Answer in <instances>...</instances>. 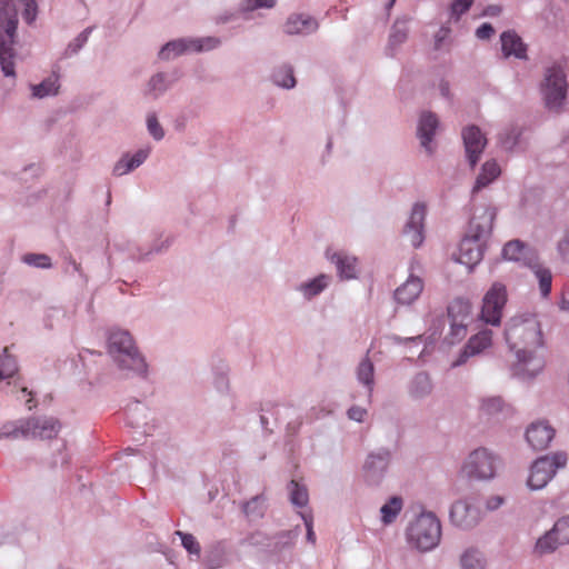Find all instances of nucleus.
Segmentation results:
<instances>
[{"label":"nucleus","mask_w":569,"mask_h":569,"mask_svg":"<svg viewBox=\"0 0 569 569\" xmlns=\"http://www.w3.org/2000/svg\"><path fill=\"white\" fill-rule=\"evenodd\" d=\"M176 79L167 72H157L148 80L144 96L152 100L163 96L174 83Z\"/></svg>","instance_id":"nucleus-21"},{"label":"nucleus","mask_w":569,"mask_h":569,"mask_svg":"<svg viewBox=\"0 0 569 569\" xmlns=\"http://www.w3.org/2000/svg\"><path fill=\"white\" fill-rule=\"evenodd\" d=\"M94 28V26L87 27L71 42H69L64 50V57L69 58L76 56L86 46Z\"/></svg>","instance_id":"nucleus-40"},{"label":"nucleus","mask_w":569,"mask_h":569,"mask_svg":"<svg viewBox=\"0 0 569 569\" xmlns=\"http://www.w3.org/2000/svg\"><path fill=\"white\" fill-rule=\"evenodd\" d=\"M526 246L519 240H512L505 244L502 254L508 260L520 261L526 258Z\"/></svg>","instance_id":"nucleus-42"},{"label":"nucleus","mask_w":569,"mask_h":569,"mask_svg":"<svg viewBox=\"0 0 569 569\" xmlns=\"http://www.w3.org/2000/svg\"><path fill=\"white\" fill-rule=\"evenodd\" d=\"M189 38H179L164 43L159 50L160 60L169 61L184 53H191Z\"/></svg>","instance_id":"nucleus-27"},{"label":"nucleus","mask_w":569,"mask_h":569,"mask_svg":"<svg viewBox=\"0 0 569 569\" xmlns=\"http://www.w3.org/2000/svg\"><path fill=\"white\" fill-rule=\"evenodd\" d=\"M147 408L139 401H136L132 406L128 408V421L132 425V427L139 428L142 426V422L138 419L139 413H144Z\"/></svg>","instance_id":"nucleus-55"},{"label":"nucleus","mask_w":569,"mask_h":569,"mask_svg":"<svg viewBox=\"0 0 569 569\" xmlns=\"http://www.w3.org/2000/svg\"><path fill=\"white\" fill-rule=\"evenodd\" d=\"M422 290V279L411 273L408 279L396 289L395 299L400 305H411L419 298Z\"/></svg>","instance_id":"nucleus-18"},{"label":"nucleus","mask_w":569,"mask_h":569,"mask_svg":"<svg viewBox=\"0 0 569 569\" xmlns=\"http://www.w3.org/2000/svg\"><path fill=\"white\" fill-rule=\"evenodd\" d=\"M66 263H67V266H66L64 271L67 273H69L70 269H71L72 272H76L79 274V277L82 279L83 282H88V277L83 272L81 264L78 263L71 256L66 257Z\"/></svg>","instance_id":"nucleus-60"},{"label":"nucleus","mask_w":569,"mask_h":569,"mask_svg":"<svg viewBox=\"0 0 569 569\" xmlns=\"http://www.w3.org/2000/svg\"><path fill=\"white\" fill-rule=\"evenodd\" d=\"M426 206L423 203H416L412 208L409 220L405 227L403 233L408 237L412 247L418 248L425 239L423 222L426 218Z\"/></svg>","instance_id":"nucleus-12"},{"label":"nucleus","mask_w":569,"mask_h":569,"mask_svg":"<svg viewBox=\"0 0 569 569\" xmlns=\"http://www.w3.org/2000/svg\"><path fill=\"white\" fill-rule=\"evenodd\" d=\"M17 28L18 16L12 0H0V67L8 78H16Z\"/></svg>","instance_id":"nucleus-4"},{"label":"nucleus","mask_w":569,"mask_h":569,"mask_svg":"<svg viewBox=\"0 0 569 569\" xmlns=\"http://www.w3.org/2000/svg\"><path fill=\"white\" fill-rule=\"evenodd\" d=\"M18 372L17 359L8 348L0 349V381L12 378Z\"/></svg>","instance_id":"nucleus-38"},{"label":"nucleus","mask_w":569,"mask_h":569,"mask_svg":"<svg viewBox=\"0 0 569 569\" xmlns=\"http://www.w3.org/2000/svg\"><path fill=\"white\" fill-rule=\"evenodd\" d=\"M332 277L330 274L320 273L317 277L301 282L297 287L306 300H312L321 295L331 283Z\"/></svg>","instance_id":"nucleus-22"},{"label":"nucleus","mask_w":569,"mask_h":569,"mask_svg":"<svg viewBox=\"0 0 569 569\" xmlns=\"http://www.w3.org/2000/svg\"><path fill=\"white\" fill-rule=\"evenodd\" d=\"M267 499L263 495H257L241 503L243 515L249 521L261 519L267 510Z\"/></svg>","instance_id":"nucleus-29"},{"label":"nucleus","mask_w":569,"mask_h":569,"mask_svg":"<svg viewBox=\"0 0 569 569\" xmlns=\"http://www.w3.org/2000/svg\"><path fill=\"white\" fill-rule=\"evenodd\" d=\"M22 261L39 269H50L52 267L51 258L46 253H26L22 256Z\"/></svg>","instance_id":"nucleus-47"},{"label":"nucleus","mask_w":569,"mask_h":569,"mask_svg":"<svg viewBox=\"0 0 569 569\" xmlns=\"http://www.w3.org/2000/svg\"><path fill=\"white\" fill-rule=\"evenodd\" d=\"M298 515L301 517L306 527V539L309 543L316 545L317 537L313 530V515L310 509L299 511Z\"/></svg>","instance_id":"nucleus-51"},{"label":"nucleus","mask_w":569,"mask_h":569,"mask_svg":"<svg viewBox=\"0 0 569 569\" xmlns=\"http://www.w3.org/2000/svg\"><path fill=\"white\" fill-rule=\"evenodd\" d=\"M228 552L223 542H217L206 553L208 569H218L228 563Z\"/></svg>","instance_id":"nucleus-31"},{"label":"nucleus","mask_w":569,"mask_h":569,"mask_svg":"<svg viewBox=\"0 0 569 569\" xmlns=\"http://www.w3.org/2000/svg\"><path fill=\"white\" fill-rule=\"evenodd\" d=\"M492 342V332L490 330H482L477 335L472 336L463 350L461 351L459 358L452 363L453 367L461 366L467 362L470 357L479 355L485 349L491 346Z\"/></svg>","instance_id":"nucleus-16"},{"label":"nucleus","mask_w":569,"mask_h":569,"mask_svg":"<svg viewBox=\"0 0 569 569\" xmlns=\"http://www.w3.org/2000/svg\"><path fill=\"white\" fill-rule=\"evenodd\" d=\"M503 402L501 398L495 397L482 401L481 410L488 415L500 411L502 409Z\"/></svg>","instance_id":"nucleus-59"},{"label":"nucleus","mask_w":569,"mask_h":569,"mask_svg":"<svg viewBox=\"0 0 569 569\" xmlns=\"http://www.w3.org/2000/svg\"><path fill=\"white\" fill-rule=\"evenodd\" d=\"M501 50L506 58L513 56L518 59H527V46L522 39L512 30H508L500 36Z\"/></svg>","instance_id":"nucleus-20"},{"label":"nucleus","mask_w":569,"mask_h":569,"mask_svg":"<svg viewBox=\"0 0 569 569\" xmlns=\"http://www.w3.org/2000/svg\"><path fill=\"white\" fill-rule=\"evenodd\" d=\"M475 0H455L451 4V16L457 20L469 10Z\"/></svg>","instance_id":"nucleus-58"},{"label":"nucleus","mask_w":569,"mask_h":569,"mask_svg":"<svg viewBox=\"0 0 569 569\" xmlns=\"http://www.w3.org/2000/svg\"><path fill=\"white\" fill-rule=\"evenodd\" d=\"M333 411L332 405H319L312 407L308 413L307 419L309 422L323 418Z\"/></svg>","instance_id":"nucleus-56"},{"label":"nucleus","mask_w":569,"mask_h":569,"mask_svg":"<svg viewBox=\"0 0 569 569\" xmlns=\"http://www.w3.org/2000/svg\"><path fill=\"white\" fill-rule=\"evenodd\" d=\"M495 471L496 459L486 449L472 451L462 466V473L468 478L490 479Z\"/></svg>","instance_id":"nucleus-8"},{"label":"nucleus","mask_w":569,"mask_h":569,"mask_svg":"<svg viewBox=\"0 0 569 569\" xmlns=\"http://www.w3.org/2000/svg\"><path fill=\"white\" fill-rule=\"evenodd\" d=\"M463 569H485V561L477 550H467L461 557Z\"/></svg>","instance_id":"nucleus-49"},{"label":"nucleus","mask_w":569,"mask_h":569,"mask_svg":"<svg viewBox=\"0 0 569 569\" xmlns=\"http://www.w3.org/2000/svg\"><path fill=\"white\" fill-rule=\"evenodd\" d=\"M24 418L7 421L0 426V439H26Z\"/></svg>","instance_id":"nucleus-36"},{"label":"nucleus","mask_w":569,"mask_h":569,"mask_svg":"<svg viewBox=\"0 0 569 569\" xmlns=\"http://www.w3.org/2000/svg\"><path fill=\"white\" fill-rule=\"evenodd\" d=\"M270 79L279 88L290 90L297 84L295 69L290 63H281L273 68Z\"/></svg>","instance_id":"nucleus-25"},{"label":"nucleus","mask_w":569,"mask_h":569,"mask_svg":"<svg viewBox=\"0 0 569 569\" xmlns=\"http://www.w3.org/2000/svg\"><path fill=\"white\" fill-rule=\"evenodd\" d=\"M558 251L563 258H569V230L558 243Z\"/></svg>","instance_id":"nucleus-63"},{"label":"nucleus","mask_w":569,"mask_h":569,"mask_svg":"<svg viewBox=\"0 0 569 569\" xmlns=\"http://www.w3.org/2000/svg\"><path fill=\"white\" fill-rule=\"evenodd\" d=\"M388 466V453L370 455L366 461L365 468L373 471H383Z\"/></svg>","instance_id":"nucleus-52"},{"label":"nucleus","mask_w":569,"mask_h":569,"mask_svg":"<svg viewBox=\"0 0 569 569\" xmlns=\"http://www.w3.org/2000/svg\"><path fill=\"white\" fill-rule=\"evenodd\" d=\"M559 308L562 311H569V284L562 289Z\"/></svg>","instance_id":"nucleus-64"},{"label":"nucleus","mask_w":569,"mask_h":569,"mask_svg":"<svg viewBox=\"0 0 569 569\" xmlns=\"http://www.w3.org/2000/svg\"><path fill=\"white\" fill-rule=\"evenodd\" d=\"M189 38L191 53H201L214 50L221 46V39L213 36Z\"/></svg>","instance_id":"nucleus-37"},{"label":"nucleus","mask_w":569,"mask_h":569,"mask_svg":"<svg viewBox=\"0 0 569 569\" xmlns=\"http://www.w3.org/2000/svg\"><path fill=\"white\" fill-rule=\"evenodd\" d=\"M171 243L172 239L170 237L163 238L160 236L152 241L150 247L146 249L144 252L134 253V258L138 259V262H147L151 260L154 254H160L167 251Z\"/></svg>","instance_id":"nucleus-32"},{"label":"nucleus","mask_w":569,"mask_h":569,"mask_svg":"<svg viewBox=\"0 0 569 569\" xmlns=\"http://www.w3.org/2000/svg\"><path fill=\"white\" fill-rule=\"evenodd\" d=\"M495 219L493 210L483 208L475 212L469 221L467 234L460 241L457 261L472 268L482 259L481 239L487 237L492 229Z\"/></svg>","instance_id":"nucleus-3"},{"label":"nucleus","mask_w":569,"mask_h":569,"mask_svg":"<svg viewBox=\"0 0 569 569\" xmlns=\"http://www.w3.org/2000/svg\"><path fill=\"white\" fill-rule=\"evenodd\" d=\"M278 0H242L239 3V11L241 13L253 12L258 9H272L276 7Z\"/></svg>","instance_id":"nucleus-46"},{"label":"nucleus","mask_w":569,"mask_h":569,"mask_svg":"<svg viewBox=\"0 0 569 569\" xmlns=\"http://www.w3.org/2000/svg\"><path fill=\"white\" fill-rule=\"evenodd\" d=\"M26 439L50 440L61 430L59 419L50 416L24 418Z\"/></svg>","instance_id":"nucleus-10"},{"label":"nucleus","mask_w":569,"mask_h":569,"mask_svg":"<svg viewBox=\"0 0 569 569\" xmlns=\"http://www.w3.org/2000/svg\"><path fill=\"white\" fill-rule=\"evenodd\" d=\"M462 139H463V143H465V149H466L468 161H469L470 166L473 168L477 164V162L487 144V139L482 134L480 129L476 126L467 127L462 131Z\"/></svg>","instance_id":"nucleus-13"},{"label":"nucleus","mask_w":569,"mask_h":569,"mask_svg":"<svg viewBox=\"0 0 569 569\" xmlns=\"http://www.w3.org/2000/svg\"><path fill=\"white\" fill-rule=\"evenodd\" d=\"M500 174V168L496 161H487L483 163L481 172L477 177L473 191L487 187Z\"/></svg>","instance_id":"nucleus-35"},{"label":"nucleus","mask_w":569,"mask_h":569,"mask_svg":"<svg viewBox=\"0 0 569 569\" xmlns=\"http://www.w3.org/2000/svg\"><path fill=\"white\" fill-rule=\"evenodd\" d=\"M561 546L553 528L543 537L539 538L536 543V552L539 555L550 553Z\"/></svg>","instance_id":"nucleus-39"},{"label":"nucleus","mask_w":569,"mask_h":569,"mask_svg":"<svg viewBox=\"0 0 569 569\" xmlns=\"http://www.w3.org/2000/svg\"><path fill=\"white\" fill-rule=\"evenodd\" d=\"M290 503L296 508H307L309 503V492L305 485L296 480H291L287 485Z\"/></svg>","instance_id":"nucleus-30"},{"label":"nucleus","mask_w":569,"mask_h":569,"mask_svg":"<svg viewBox=\"0 0 569 569\" xmlns=\"http://www.w3.org/2000/svg\"><path fill=\"white\" fill-rule=\"evenodd\" d=\"M555 437V429L546 421L532 422L527 431L526 439L535 450L546 449Z\"/></svg>","instance_id":"nucleus-14"},{"label":"nucleus","mask_w":569,"mask_h":569,"mask_svg":"<svg viewBox=\"0 0 569 569\" xmlns=\"http://www.w3.org/2000/svg\"><path fill=\"white\" fill-rule=\"evenodd\" d=\"M506 301V287L501 283H495L483 298L481 319L493 326L499 325Z\"/></svg>","instance_id":"nucleus-9"},{"label":"nucleus","mask_w":569,"mask_h":569,"mask_svg":"<svg viewBox=\"0 0 569 569\" xmlns=\"http://www.w3.org/2000/svg\"><path fill=\"white\" fill-rule=\"evenodd\" d=\"M566 463L567 455L563 452L540 457L531 466L528 487L531 490L543 488L552 479L556 471L559 468H563Z\"/></svg>","instance_id":"nucleus-7"},{"label":"nucleus","mask_w":569,"mask_h":569,"mask_svg":"<svg viewBox=\"0 0 569 569\" xmlns=\"http://www.w3.org/2000/svg\"><path fill=\"white\" fill-rule=\"evenodd\" d=\"M147 130L149 134L156 140L160 141L164 138V130L160 124L156 112H149L147 114Z\"/></svg>","instance_id":"nucleus-50"},{"label":"nucleus","mask_w":569,"mask_h":569,"mask_svg":"<svg viewBox=\"0 0 569 569\" xmlns=\"http://www.w3.org/2000/svg\"><path fill=\"white\" fill-rule=\"evenodd\" d=\"M151 149L149 147L138 149L134 153L126 152L114 163L112 168V174L116 177H122L139 168L148 159Z\"/></svg>","instance_id":"nucleus-17"},{"label":"nucleus","mask_w":569,"mask_h":569,"mask_svg":"<svg viewBox=\"0 0 569 569\" xmlns=\"http://www.w3.org/2000/svg\"><path fill=\"white\" fill-rule=\"evenodd\" d=\"M495 34V29L490 23H482L477 30L476 36L478 39L486 40Z\"/></svg>","instance_id":"nucleus-62"},{"label":"nucleus","mask_w":569,"mask_h":569,"mask_svg":"<svg viewBox=\"0 0 569 569\" xmlns=\"http://www.w3.org/2000/svg\"><path fill=\"white\" fill-rule=\"evenodd\" d=\"M227 366L217 367L213 371V386L220 393L229 392L230 385Z\"/></svg>","instance_id":"nucleus-48"},{"label":"nucleus","mask_w":569,"mask_h":569,"mask_svg":"<svg viewBox=\"0 0 569 569\" xmlns=\"http://www.w3.org/2000/svg\"><path fill=\"white\" fill-rule=\"evenodd\" d=\"M431 391V381L427 373H418L410 388V392L413 397L420 398L428 395Z\"/></svg>","instance_id":"nucleus-44"},{"label":"nucleus","mask_w":569,"mask_h":569,"mask_svg":"<svg viewBox=\"0 0 569 569\" xmlns=\"http://www.w3.org/2000/svg\"><path fill=\"white\" fill-rule=\"evenodd\" d=\"M358 380H360L366 389L367 397L370 399L373 388V366L369 360H365L358 368Z\"/></svg>","instance_id":"nucleus-41"},{"label":"nucleus","mask_w":569,"mask_h":569,"mask_svg":"<svg viewBox=\"0 0 569 569\" xmlns=\"http://www.w3.org/2000/svg\"><path fill=\"white\" fill-rule=\"evenodd\" d=\"M553 530L561 545L569 543V516L559 519L555 523Z\"/></svg>","instance_id":"nucleus-53"},{"label":"nucleus","mask_w":569,"mask_h":569,"mask_svg":"<svg viewBox=\"0 0 569 569\" xmlns=\"http://www.w3.org/2000/svg\"><path fill=\"white\" fill-rule=\"evenodd\" d=\"M111 247L119 252L127 253L128 258L132 261L138 262V259L134 258V253L144 252L146 249L139 247L134 242L130 240H126L123 238L113 240Z\"/></svg>","instance_id":"nucleus-43"},{"label":"nucleus","mask_w":569,"mask_h":569,"mask_svg":"<svg viewBox=\"0 0 569 569\" xmlns=\"http://www.w3.org/2000/svg\"><path fill=\"white\" fill-rule=\"evenodd\" d=\"M174 535L181 539L182 547L190 556H194L197 559L200 558L201 547L193 535L179 530Z\"/></svg>","instance_id":"nucleus-45"},{"label":"nucleus","mask_w":569,"mask_h":569,"mask_svg":"<svg viewBox=\"0 0 569 569\" xmlns=\"http://www.w3.org/2000/svg\"><path fill=\"white\" fill-rule=\"evenodd\" d=\"M108 352L126 377L147 378L148 365L127 330H112L108 337Z\"/></svg>","instance_id":"nucleus-2"},{"label":"nucleus","mask_w":569,"mask_h":569,"mask_svg":"<svg viewBox=\"0 0 569 569\" xmlns=\"http://www.w3.org/2000/svg\"><path fill=\"white\" fill-rule=\"evenodd\" d=\"M410 545L421 551L433 549L441 538V525L432 512H421L408 527Z\"/></svg>","instance_id":"nucleus-5"},{"label":"nucleus","mask_w":569,"mask_h":569,"mask_svg":"<svg viewBox=\"0 0 569 569\" xmlns=\"http://www.w3.org/2000/svg\"><path fill=\"white\" fill-rule=\"evenodd\" d=\"M451 522L460 528H469L477 523L478 512L466 501H457L450 510Z\"/></svg>","instance_id":"nucleus-19"},{"label":"nucleus","mask_w":569,"mask_h":569,"mask_svg":"<svg viewBox=\"0 0 569 569\" xmlns=\"http://www.w3.org/2000/svg\"><path fill=\"white\" fill-rule=\"evenodd\" d=\"M438 123L439 122H438L436 114H433L431 112H423L420 117L419 126H418V136H419L421 146L428 152H431L430 142L432 141L435 131L438 128Z\"/></svg>","instance_id":"nucleus-24"},{"label":"nucleus","mask_w":569,"mask_h":569,"mask_svg":"<svg viewBox=\"0 0 569 569\" xmlns=\"http://www.w3.org/2000/svg\"><path fill=\"white\" fill-rule=\"evenodd\" d=\"M567 87L566 74L561 67L552 66L546 70L541 93L549 110L561 109L567 97Z\"/></svg>","instance_id":"nucleus-6"},{"label":"nucleus","mask_w":569,"mask_h":569,"mask_svg":"<svg viewBox=\"0 0 569 569\" xmlns=\"http://www.w3.org/2000/svg\"><path fill=\"white\" fill-rule=\"evenodd\" d=\"M325 256L327 260L335 264L340 280L356 278V257L347 254L343 250L335 251L330 248L326 250Z\"/></svg>","instance_id":"nucleus-15"},{"label":"nucleus","mask_w":569,"mask_h":569,"mask_svg":"<svg viewBox=\"0 0 569 569\" xmlns=\"http://www.w3.org/2000/svg\"><path fill=\"white\" fill-rule=\"evenodd\" d=\"M408 36V29L405 23H395L390 33V44L398 46L405 42Z\"/></svg>","instance_id":"nucleus-54"},{"label":"nucleus","mask_w":569,"mask_h":569,"mask_svg":"<svg viewBox=\"0 0 569 569\" xmlns=\"http://www.w3.org/2000/svg\"><path fill=\"white\" fill-rule=\"evenodd\" d=\"M301 533L300 526H296L295 528L290 530H284L279 533H277L273 537L274 543L273 549L276 552H281L286 549H290L295 546V542L299 535Z\"/></svg>","instance_id":"nucleus-34"},{"label":"nucleus","mask_w":569,"mask_h":569,"mask_svg":"<svg viewBox=\"0 0 569 569\" xmlns=\"http://www.w3.org/2000/svg\"><path fill=\"white\" fill-rule=\"evenodd\" d=\"M319 29L318 20L308 13H290L283 26L282 31L287 36H309Z\"/></svg>","instance_id":"nucleus-11"},{"label":"nucleus","mask_w":569,"mask_h":569,"mask_svg":"<svg viewBox=\"0 0 569 569\" xmlns=\"http://www.w3.org/2000/svg\"><path fill=\"white\" fill-rule=\"evenodd\" d=\"M506 341L516 353L521 371L530 377L543 366V338L541 326L535 316L511 319L505 331Z\"/></svg>","instance_id":"nucleus-1"},{"label":"nucleus","mask_w":569,"mask_h":569,"mask_svg":"<svg viewBox=\"0 0 569 569\" xmlns=\"http://www.w3.org/2000/svg\"><path fill=\"white\" fill-rule=\"evenodd\" d=\"M70 456L66 450V445L62 446L61 449L58 450V453L53 457L52 463L53 466L64 467L69 465Z\"/></svg>","instance_id":"nucleus-61"},{"label":"nucleus","mask_w":569,"mask_h":569,"mask_svg":"<svg viewBox=\"0 0 569 569\" xmlns=\"http://www.w3.org/2000/svg\"><path fill=\"white\" fill-rule=\"evenodd\" d=\"M59 78L57 74L43 79L38 84H30L31 97L34 99H44L47 97L57 96L59 92Z\"/></svg>","instance_id":"nucleus-28"},{"label":"nucleus","mask_w":569,"mask_h":569,"mask_svg":"<svg viewBox=\"0 0 569 569\" xmlns=\"http://www.w3.org/2000/svg\"><path fill=\"white\" fill-rule=\"evenodd\" d=\"M402 507H403V501L400 497H398V496L391 497L380 508L382 523L387 526V525L395 522L398 515L402 510Z\"/></svg>","instance_id":"nucleus-33"},{"label":"nucleus","mask_w":569,"mask_h":569,"mask_svg":"<svg viewBox=\"0 0 569 569\" xmlns=\"http://www.w3.org/2000/svg\"><path fill=\"white\" fill-rule=\"evenodd\" d=\"M20 2L24 7L23 12H22V17H23L24 21L28 24H31L36 20V17H37V9H38L37 2H36V0H20Z\"/></svg>","instance_id":"nucleus-57"},{"label":"nucleus","mask_w":569,"mask_h":569,"mask_svg":"<svg viewBox=\"0 0 569 569\" xmlns=\"http://www.w3.org/2000/svg\"><path fill=\"white\" fill-rule=\"evenodd\" d=\"M528 267L532 270L539 283V290L543 298H548L551 292L552 273L549 268L541 264L536 259L527 261Z\"/></svg>","instance_id":"nucleus-26"},{"label":"nucleus","mask_w":569,"mask_h":569,"mask_svg":"<svg viewBox=\"0 0 569 569\" xmlns=\"http://www.w3.org/2000/svg\"><path fill=\"white\" fill-rule=\"evenodd\" d=\"M470 315V305L461 299H457L450 303L448 307V316L451 318V327L459 333L460 331H466V320Z\"/></svg>","instance_id":"nucleus-23"}]
</instances>
